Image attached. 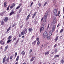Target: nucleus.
Wrapping results in <instances>:
<instances>
[{
  "label": "nucleus",
  "mask_w": 64,
  "mask_h": 64,
  "mask_svg": "<svg viewBox=\"0 0 64 64\" xmlns=\"http://www.w3.org/2000/svg\"><path fill=\"white\" fill-rule=\"evenodd\" d=\"M18 36L19 37H21V35H20V34H19V35Z\"/></svg>",
  "instance_id": "nucleus-63"
},
{
  "label": "nucleus",
  "mask_w": 64,
  "mask_h": 64,
  "mask_svg": "<svg viewBox=\"0 0 64 64\" xmlns=\"http://www.w3.org/2000/svg\"><path fill=\"white\" fill-rule=\"evenodd\" d=\"M38 5L39 6V7H40V6H41V4H38Z\"/></svg>",
  "instance_id": "nucleus-48"
},
{
  "label": "nucleus",
  "mask_w": 64,
  "mask_h": 64,
  "mask_svg": "<svg viewBox=\"0 0 64 64\" xmlns=\"http://www.w3.org/2000/svg\"><path fill=\"white\" fill-rule=\"evenodd\" d=\"M20 6H18L16 8V9L17 10V9H19V8H20Z\"/></svg>",
  "instance_id": "nucleus-33"
},
{
  "label": "nucleus",
  "mask_w": 64,
  "mask_h": 64,
  "mask_svg": "<svg viewBox=\"0 0 64 64\" xmlns=\"http://www.w3.org/2000/svg\"><path fill=\"white\" fill-rule=\"evenodd\" d=\"M13 58V56H10V59L11 60Z\"/></svg>",
  "instance_id": "nucleus-36"
},
{
  "label": "nucleus",
  "mask_w": 64,
  "mask_h": 64,
  "mask_svg": "<svg viewBox=\"0 0 64 64\" xmlns=\"http://www.w3.org/2000/svg\"><path fill=\"white\" fill-rule=\"evenodd\" d=\"M43 18H42L41 19V21H43Z\"/></svg>",
  "instance_id": "nucleus-54"
},
{
  "label": "nucleus",
  "mask_w": 64,
  "mask_h": 64,
  "mask_svg": "<svg viewBox=\"0 0 64 64\" xmlns=\"http://www.w3.org/2000/svg\"><path fill=\"white\" fill-rule=\"evenodd\" d=\"M54 52H55V53H57V49H55Z\"/></svg>",
  "instance_id": "nucleus-31"
},
{
  "label": "nucleus",
  "mask_w": 64,
  "mask_h": 64,
  "mask_svg": "<svg viewBox=\"0 0 64 64\" xmlns=\"http://www.w3.org/2000/svg\"><path fill=\"white\" fill-rule=\"evenodd\" d=\"M16 38L15 37L14 38V39L13 40V41H14L15 40H16Z\"/></svg>",
  "instance_id": "nucleus-51"
},
{
  "label": "nucleus",
  "mask_w": 64,
  "mask_h": 64,
  "mask_svg": "<svg viewBox=\"0 0 64 64\" xmlns=\"http://www.w3.org/2000/svg\"><path fill=\"white\" fill-rule=\"evenodd\" d=\"M7 4V2H5L4 4V6L5 7H6L7 6V5L6 4Z\"/></svg>",
  "instance_id": "nucleus-19"
},
{
  "label": "nucleus",
  "mask_w": 64,
  "mask_h": 64,
  "mask_svg": "<svg viewBox=\"0 0 64 64\" xmlns=\"http://www.w3.org/2000/svg\"><path fill=\"white\" fill-rule=\"evenodd\" d=\"M17 52H15V57H16V56H17Z\"/></svg>",
  "instance_id": "nucleus-34"
},
{
  "label": "nucleus",
  "mask_w": 64,
  "mask_h": 64,
  "mask_svg": "<svg viewBox=\"0 0 64 64\" xmlns=\"http://www.w3.org/2000/svg\"><path fill=\"white\" fill-rule=\"evenodd\" d=\"M12 38V36H10L8 38V40H11Z\"/></svg>",
  "instance_id": "nucleus-15"
},
{
  "label": "nucleus",
  "mask_w": 64,
  "mask_h": 64,
  "mask_svg": "<svg viewBox=\"0 0 64 64\" xmlns=\"http://www.w3.org/2000/svg\"><path fill=\"white\" fill-rule=\"evenodd\" d=\"M14 8V7L12 6L10 7V9H12V8Z\"/></svg>",
  "instance_id": "nucleus-39"
},
{
  "label": "nucleus",
  "mask_w": 64,
  "mask_h": 64,
  "mask_svg": "<svg viewBox=\"0 0 64 64\" xmlns=\"http://www.w3.org/2000/svg\"><path fill=\"white\" fill-rule=\"evenodd\" d=\"M33 4V2H32V3L31 4H30V7H31L32 6V4Z\"/></svg>",
  "instance_id": "nucleus-44"
},
{
  "label": "nucleus",
  "mask_w": 64,
  "mask_h": 64,
  "mask_svg": "<svg viewBox=\"0 0 64 64\" xmlns=\"http://www.w3.org/2000/svg\"><path fill=\"white\" fill-rule=\"evenodd\" d=\"M8 41H7V43H8L10 42L11 41V40H8Z\"/></svg>",
  "instance_id": "nucleus-21"
},
{
  "label": "nucleus",
  "mask_w": 64,
  "mask_h": 64,
  "mask_svg": "<svg viewBox=\"0 0 64 64\" xmlns=\"http://www.w3.org/2000/svg\"><path fill=\"white\" fill-rule=\"evenodd\" d=\"M16 23H14V24L12 26V27H14V26H15V25L16 26Z\"/></svg>",
  "instance_id": "nucleus-28"
},
{
  "label": "nucleus",
  "mask_w": 64,
  "mask_h": 64,
  "mask_svg": "<svg viewBox=\"0 0 64 64\" xmlns=\"http://www.w3.org/2000/svg\"><path fill=\"white\" fill-rule=\"evenodd\" d=\"M23 27V26H20V28H22V27Z\"/></svg>",
  "instance_id": "nucleus-55"
},
{
  "label": "nucleus",
  "mask_w": 64,
  "mask_h": 64,
  "mask_svg": "<svg viewBox=\"0 0 64 64\" xmlns=\"http://www.w3.org/2000/svg\"><path fill=\"white\" fill-rule=\"evenodd\" d=\"M25 31L26 32V33L25 34H26L27 33V31H28V30H27V29L26 28L25 29Z\"/></svg>",
  "instance_id": "nucleus-30"
},
{
  "label": "nucleus",
  "mask_w": 64,
  "mask_h": 64,
  "mask_svg": "<svg viewBox=\"0 0 64 64\" xmlns=\"http://www.w3.org/2000/svg\"><path fill=\"white\" fill-rule=\"evenodd\" d=\"M57 57V56H56V55H55L54 56V58H56Z\"/></svg>",
  "instance_id": "nucleus-64"
},
{
  "label": "nucleus",
  "mask_w": 64,
  "mask_h": 64,
  "mask_svg": "<svg viewBox=\"0 0 64 64\" xmlns=\"http://www.w3.org/2000/svg\"><path fill=\"white\" fill-rule=\"evenodd\" d=\"M35 58V57H33L32 58V59H31L30 60V61L31 62V61H32L33 60H34V58Z\"/></svg>",
  "instance_id": "nucleus-25"
},
{
  "label": "nucleus",
  "mask_w": 64,
  "mask_h": 64,
  "mask_svg": "<svg viewBox=\"0 0 64 64\" xmlns=\"http://www.w3.org/2000/svg\"><path fill=\"white\" fill-rule=\"evenodd\" d=\"M58 36L56 37L55 39V42H57V41L58 40Z\"/></svg>",
  "instance_id": "nucleus-16"
},
{
  "label": "nucleus",
  "mask_w": 64,
  "mask_h": 64,
  "mask_svg": "<svg viewBox=\"0 0 64 64\" xmlns=\"http://www.w3.org/2000/svg\"><path fill=\"white\" fill-rule=\"evenodd\" d=\"M9 8L8 7L7 8V10H9Z\"/></svg>",
  "instance_id": "nucleus-58"
},
{
  "label": "nucleus",
  "mask_w": 64,
  "mask_h": 64,
  "mask_svg": "<svg viewBox=\"0 0 64 64\" xmlns=\"http://www.w3.org/2000/svg\"><path fill=\"white\" fill-rule=\"evenodd\" d=\"M30 14H29L27 16L26 18V20H28V19H29V17H30Z\"/></svg>",
  "instance_id": "nucleus-13"
},
{
  "label": "nucleus",
  "mask_w": 64,
  "mask_h": 64,
  "mask_svg": "<svg viewBox=\"0 0 64 64\" xmlns=\"http://www.w3.org/2000/svg\"><path fill=\"white\" fill-rule=\"evenodd\" d=\"M43 36L45 38H46L48 37V33L46 32H44L43 34Z\"/></svg>",
  "instance_id": "nucleus-2"
},
{
  "label": "nucleus",
  "mask_w": 64,
  "mask_h": 64,
  "mask_svg": "<svg viewBox=\"0 0 64 64\" xmlns=\"http://www.w3.org/2000/svg\"><path fill=\"white\" fill-rule=\"evenodd\" d=\"M56 57H59V56L58 55H56Z\"/></svg>",
  "instance_id": "nucleus-59"
},
{
  "label": "nucleus",
  "mask_w": 64,
  "mask_h": 64,
  "mask_svg": "<svg viewBox=\"0 0 64 64\" xmlns=\"http://www.w3.org/2000/svg\"><path fill=\"white\" fill-rule=\"evenodd\" d=\"M51 54H54V52H52Z\"/></svg>",
  "instance_id": "nucleus-61"
},
{
  "label": "nucleus",
  "mask_w": 64,
  "mask_h": 64,
  "mask_svg": "<svg viewBox=\"0 0 64 64\" xmlns=\"http://www.w3.org/2000/svg\"><path fill=\"white\" fill-rule=\"evenodd\" d=\"M49 24H48V27L47 28V29H48V28H49Z\"/></svg>",
  "instance_id": "nucleus-52"
},
{
  "label": "nucleus",
  "mask_w": 64,
  "mask_h": 64,
  "mask_svg": "<svg viewBox=\"0 0 64 64\" xmlns=\"http://www.w3.org/2000/svg\"><path fill=\"white\" fill-rule=\"evenodd\" d=\"M19 56H17V58H16V61H18V60H19Z\"/></svg>",
  "instance_id": "nucleus-12"
},
{
  "label": "nucleus",
  "mask_w": 64,
  "mask_h": 64,
  "mask_svg": "<svg viewBox=\"0 0 64 64\" xmlns=\"http://www.w3.org/2000/svg\"><path fill=\"white\" fill-rule=\"evenodd\" d=\"M4 24V22L3 20L2 21L1 24L2 25H3Z\"/></svg>",
  "instance_id": "nucleus-20"
},
{
  "label": "nucleus",
  "mask_w": 64,
  "mask_h": 64,
  "mask_svg": "<svg viewBox=\"0 0 64 64\" xmlns=\"http://www.w3.org/2000/svg\"><path fill=\"white\" fill-rule=\"evenodd\" d=\"M60 62L62 64H63V63L64 62V60L63 59H62L61 60H60Z\"/></svg>",
  "instance_id": "nucleus-14"
},
{
  "label": "nucleus",
  "mask_w": 64,
  "mask_h": 64,
  "mask_svg": "<svg viewBox=\"0 0 64 64\" xmlns=\"http://www.w3.org/2000/svg\"><path fill=\"white\" fill-rule=\"evenodd\" d=\"M52 33L51 32H49V35L50 36H52Z\"/></svg>",
  "instance_id": "nucleus-24"
},
{
  "label": "nucleus",
  "mask_w": 64,
  "mask_h": 64,
  "mask_svg": "<svg viewBox=\"0 0 64 64\" xmlns=\"http://www.w3.org/2000/svg\"><path fill=\"white\" fill-rule=\"evenodd\" d=\"M62 32H63V30H62L60 31V33H62Z\"/></svg>",
  "instance_id": "nucleus-53"
},
{
  "label": "nucleus",
  "mask_w": 64,
  "mask_h": 64,
  "mask_svg": "<svg viewBox=\"0 0 64 64\" xmlns=\"http://www.w3.org/2000/svg\"><path fill=\"white\" fill-rule=\"evenodd\" d=\"M44 24H41L40 28V32H41L42 31H43L44 30Z\"/></svg>",
  "instance_id": "nucleus-1"
},
{
  "label": "nucleus",
  "mask_w": 64,
  "mask_h": 64,
  "mask_svg": "<svg viewBox=\"0 0 64 64\" xmlns=\"http://www.w3.org/2000/svg\"><path fill=\"white\" fill-rule=\"evenodd\" d=\"M47 15L48 14L47 13H46L45 14L44 16V19H46V18H47Z\"/></svg>",
  "instance_id": "nucleus-9"
},
{
  "label": "nucleus",
  "mask_w": 64,
  "mask_h": 64,
  "mask_svg": "<svg viewBox=\"0 0 64 64\" xmlns=\"http://www.w3.org/2000/svg\"><path fill=\"white\" fill-rule=\"evenodd\" d=\"M33 38H34V36H32V39H33Z\"/></svg>",
  "instance_id": "nucleus-60"
},
{
  "label": "nucleus",
  "mask_w": 64,
  "mask_h": 64,
  "mask_svg": "<svg viewBox=\"0 0 64 64\" xmlns=\"http://www.w3.org/2000/svg\"><path fill=\"white\" fill-rule=\"evenodd\" d=\"M22 8H21L19 11V13H20L22 11Z\"/></svg>",
  "instance_id": "nucleus-27"
},
{
  "label": "nucleus",
  "mask_w": 64,
  "mask_h": 64,
  "mask_svg": "<svg viewBox=\"0 0 64 64\" xmlns=\"http://www.w3.org/2000/svg\"><path fill=\"white\" fill-rule=\"evenodd\" d=\"M60 25V24H58L57 26V27H59Z\"/></svg>",
  "instance_id": "nucleus-49"
},
{
  "label": "nucleus",
  "mask_w": 64,
  "mask_h": 64,
  "mask_svg": "<svg viewBox=\"0 0 64 64\" xmlns=\"http://www.w3.org/2000/svg\"><path fill=\"white\" fill-rule=\"evenodd\" d=\"M55 23H56V22H54V24H53V23L52 22V23H51V25H52V26H53V25H54V24H55Z\"/></svg>",
  "instance_id": "nucleus-26"
},
{
  "label": "nucleus",
  "mask_w": 64,
  "mask_h": 64,
  "mask_svg": "<svg viewBox=\"0 0 64 64\" xmlns=\"http://www.w3.org/2000/svg\"><path fill=\"white\" fill-rule=\"evenodd\" d=\"M60 12H58V16H59V14H60Z\"/></svg>",
  "instance_id": "nucleus-43"
},
{
  "label": "nucleus",
  "mask_w": 64,
  "mask_h": 64,
  "mask_svg": "<svg viewBox=\"0 0 64 64\" xmlns=\"http://www.w3.org/2000/svg\"><path fill=\"white\" fill-rule=\"evenodd\" d=\"M8 47V46H6L5 48H6V49H7Z\"/></svg>",
  "instance_id": "nucleus-45"
},
{
  "label": "nucleus",
  "mask_w": 64,
  "mask_h": 64,
  "mask_svg": "<svg viewBox=\"0 0 64 64\" xmlns=\"http://www.w3.org/2000/svg\"><path fill=\"white\" fill-rule=\"evenodd\" d=\"M25 31L24 30H23L22 32L20 34V35H24L25 34Z\"/></svg>",
  "instance_id": "nucleus-4"
},
{
  "label": "nucleus",
  "mask_w": 64,
  "mask_h": 64,
  "mask_svg": "<svg viewBox=\"0 0 64 64\" xmlns=\"http://www.w3.org/2000/svg\"><path fill=\"white\" fill-rule=\"evenodd\" d=\"M39 44H40V42L38 41L37 42V45H39Z\"/></svg>",
  "instance_id": "nucleus-35"
},
{
  "label": "nucleus",
  "mask_w": 64,
  "mask_h": 64,
  "mask_svg": "<svg viewBox=\"0 0 64 64\" xmlns=\"http://www.w3.org/2000/svg\"><path fill=\"white\" fill-rule=\"evenodd\" d=\"M8 18L7 17H6L4 19V21L5 22H7V21L8 20Z\"/></svg>",
  "instance_id": "nucleus-10"
},
{
  "label": "nucleus",
  "mask_w": 64,
  "mask_h": 64,
  "mask_svg": "<svg viewBox=\"0 0 64 64\" xmlns=\"http://www.w3.org/2000/svg\"><path fill=\"white\" fill-rule=\"evenodd\" d=\"M19 38H18L17 41L16 42L15 45H16V44H17V43H18V42H19Z\"/></svg>",
  "instance_id": "nucleus-18"
},
{
  "label": "nucleus",
  "mask_w": 64,
  "mask_h": 64,
  "mask_svg": "<svg viewBox=\"0 0 64 64\" xmlns=\"http://www.w3.org/2000/svg\"><path fill=\"white\" fill-rule=\"evenodd\" d=\"M6 61L8 62H9V58H8L6 60Z\"/></svg>",
  "instance_id": "nucleus-22"
},
{
  "label": "nucleus",
  "mask_w": 64,
  "mask_h": 64,
  "mask_svg": "<svg viewBox=\"0 0 64 64\" xmlns=\"http://www.w3.org/2000/svg\"><path fill=\"white\" fill-rule=\"evenodd\" d=\"M57 44H56L54 45V47H56V46H57Z\"/></svg>",
  "instance_id": "nucleus-50"
},
{
  "label": "nucleus",
  "mask_w": 64,
  "mask_h": 64,
  "mask_svg": "<svg viewBox=\"0 0 64 64\" xmlns=\"http://www.w3.org/2000/svg\"><path fill=\"white\" fill-rule=\"evenodd\" d=\"M48 54H49V51H47L46 52H45V54L46 55H48Z\"/></svg>",
  "instance_id": "nucleus-23"
},
{
  "label": "nucleus",
  "mask_w": 64,
  "mask_h": 64,
  "mask_svg": "<svg viewBox=\"0 0 64 64\" xmlns=\"http://www.w3.org/2000/svg\"><path fill=\"white\" fill-rule=\"evenodd\" d=\"M32 49H30V53H31L32 52Z\"/></svg>",
  "instance_id": "nucleus-32"
},
{
  "label": "nucleus",
  "mask_w": 64,
  "mask_h": 64,
  "mask_svg": "<svg viewBox=\"0 0 64 64\" xmlns=\"http://www.w3.org/2000/svg\"><path fill=\"white\" fill-rule=\"evenodd\" d=\"M15 3H13V4H12V6L14 7H15Z\"/></svg>",
  "instance_id": "nucleus-38"
},
{
  "label": "nucleus",
  "mask_w": 64,
  "mask_h": 64,
  "mask_svg": "<svg viewBox=\"0 0 64 64\" xmlns=\"http://www.w3.org/2000/svg\"><path fill=\"white\" fill-rule=\"evenodd\" d=\"M5 59H6V56H5L4 58L2 60V63H4L5 62Z\"/></svg>",
  "instance_id": "nucleus-6"
},
{
  "label": "nucleus",
  "mask_w": 64,
  "mask_h": 64,
  "mask_svg": "<svg viewBox=\"0 0 64 64\" xmlns=\"http://www.w3.org/2000/svg\"><path fill=\"white\" fill-rule=\"evenodd\" d=\"M21 54L22 55L24 56L25 54V52L24 51H22V52Z\"/></svg>",
  "instance_id": "nucleus-11"
},
{
  "label": "nucleus",
  "mask_w": 64,
  "mask_h": 64,
  "mask_svg": "<svg viewBox=\"0 0 64 64\" xmlns=\"http://www.w3.org/2000/svg\"><path fill=\"white\" fill-rule=\"evenodd\" d=\"M5 42H3L2 44L3 45H4V44H5Z\"/></svg>",
  "instance_id": "nucleus-40"
},
{
  "label": "nucleus",
  "mask_w": 64,
  "mask_h": 64,
  "mask_svg": "<svg viewBox=\"0 0 64 64\" xmlns=\"http://www.w3.org/2000/svg\"><path fill=\"white\" fill-rule=\"evenodd\" d=\"M2 46L0 47V49H2Z\"/></svg>",
  "instance_id": "nucleus-62"
},
{
  "label": "nucleus",
  "mask_w": 64,
  "mask_h": 64,
  "mask_svg": "<svg viewBox=\"0 0 64 64\" xmlns=\"http://www.w3.org/2000/svg\"><path fill=\"white\" fill-rule=\"evenodd\" d=\"M7 48H5L4 50V51H5V52H6V50H7Z\"/></svg>",
  "instance_id": "nucleus-47"
},
{
  "label": "nucleus",
  "mask_w": 64,
  "mask_h": 64,
  "mask_svg": "<svg viewBox=\"0 0 64 64\" xmlns=\"http://www.w3.org/2000/svg\"><path fill=\"white\" fill-rule=\"evenodd\" d=\"M47 39L48 40H49L50 38V36H48L47 38Z\"/></svg>",
  "instance_id": "nucleus-37"
},
{
  "label": "nucleus",
  "mask_w": 64,
  "mask_h": 64,
  "mask_svg": "<svg viewBox=\"0 0 64 64\" xmlns=\"http://www.w3.org/2000/svg\"><path fill=\"white\" fill-rule=\"evenodd\" d=\"M2 42H3V41H2V40L0 41V44H2Z\"/></svg>",
  "instance_id": "nucleus-46"
},
{
  "label": "nucleus",
  "mask_w": 64,
  "mask_h": 64,
  "mask_svg": "<svg viewBox=\"0 0 64 64\" xmlns=\"http://www.w3.org/2000/svg\"><path fill=\"white\" fill-rule=\"evenodd\" d=\"M36 41L35 40L34 42H32V44H34V45H35L36 44Z\"/></svg>",
  "instance_id": "nucleus-17"
},
{
  "label": "nucleus",
  "mask_w": 64,
  "mask_h": 64,
  "mask_svg": "<svg viewBox=\"0 0 64 64\" xmlns=\"http://www.w3.org/2000/svg\"><path fill=\"white\" fill-rule=\"evenodd\" d=\"M55 28V25H54L52 28V31L53 32L54 31V29Z\"/></svg>",
  "instance_id": "nucleus-8"
},
{
  "label": "nucleus",
  "mask_w": 64,
  "mask_h": 64,
  "mask_svg": "<svg viewBox=\"0 0 64 64\" xmlns=\"http://www.w3.org/2000/svg\"><path fill=\"white\" fill-rule=\"evenodd\" d=\"M36 13H37L36 12L34 13L33 16H32V18H34V17H35V15H36Z\"/></svg>",
  "instance_id": "nucleus-7"
},
{
  "label": "nucleus",
  "mask_w": 64,
  "mask_h": 64,
  "mask_svg": "<svg viewBox=\"0 0 64 64\" xmlns=\"http://www.w3.org/2000/svg\"><path fill=\"white\" fill-rule=\"evenodd\" d=\"M33 31V29L32 28H29L28 29V31L29 33H30Z\"/></svg>",
  "instance_id": "nucleus-5"
},
{
  "label": "nucleus",
  "mask_w": 64,
  "mask_h": 64,
  "mask_svg": "<svg viewBox=\"0 0 64 64\" xmlns=\"http://www.w3.org/2000/svg\"><path fill=\"white\" fill-rule=\"evenodd\" d=\"M14 12L13 11H12L10 13V15H12L13 14H14Z\"/></svg>",
  "instance_id": "nucleus-29"
},
{
  "label": "nucleus",
  "mask_w": 64,
  "mask_h": 64,
  "mask_svg": "<svg viewBox=\"0 0 64 64\" xmlns=\"http://www.w3.org/2000/svg\"><path fill=\"white\" fill-rule=\"evenodd\" d=\"M19 6H20H20H22V4H19Z\"/></svg>",
  "instance_id": "nucleus-57"
},
{
  "label": "nucleus",
  "mask_w": 64,
  "mask_h": 64,
  "mask_svg": "<svg viewBox=\"0 0 64 64\" xmlns=\"http://www.w3.org/2000/svg\"><path fill=\"white\" fill-rule=\"evenodd\" d=\"M54 13L56 16H57V9H55L54 10Z\"/></svg>",
  "instance_id": "nucleus-3"
},
{
  "label": "nucleus",
  "mask_w": 64,
  "mask_h": 64,
  "mask_svg": "<svg viewBox=\"0 0 64 64\" xmlns=\"http://www.w3.org/2000/svg\"><path fill=\"white\" fill-rule=\"evenodd\" d=\"M9 30H9V29H8L7 30V32H8V31H9Z\"/></svg>",
  "instance_id": "nucleus-56"
},
{
  "label": "nucleus",
  "mask_w": 64,
  "mask_h": 64,
  "mask_svg": "<svg viewBox=\"0 0 64 64\" xmlns=\"http://www.w3.org/2000/svg\"><path fill=\"white\" fill-rule=\"evenodd\" d=\"M47 4V2H46L45 4H44V6H46V5Z\"/></svg>",
  "instance_id": "nucleus-42"
},
{
  "label": "nucleus",
  "mask_w": 64,
  "mask_h": 64,
  "mask_svg": "<svg viewBox=\"0 0 64 64\" xmlns=\"http://www.w3.org/2000/svg\"><path fill=\"white\" fill-rule=\"evenodd\" d=\"M36 40H37V41H39V39L38 38H37L36 39Z\"/></svg>",
  "instance_id": "nucleus-41"
}]
</instances>
